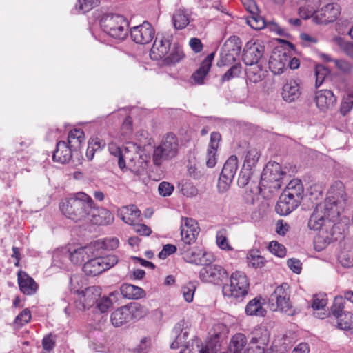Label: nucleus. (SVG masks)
I'll return each instance as SVG.
<instances>
[{
  "instance_id": "obj_1",
  "label": "nucleus",
  "mask_w": 353,
  "mask_h": 353,
  "mask_svg": "<svg viewBox=\"0 0 353 353\" xmlns=\"http://www.w3.org/2000/svg\"><path fill=\"white\" fill-rule=\"evenodd\" d=\"M93 203L94 201L90 195L79 192L62 201L59 208L65 217L74 222L86 221Z\"/></svg>"
},
{
  "instance_id": "obj_2",
  "label": "nucleus",
  "mask_w": 353,
  "mask_h": 353,
  "mask_svg": "<svg viewBox=\"0 0 353 353\" xmlns=\"http://www.w3.org/2000/svg\"><path fill=\"white\" fill-rule=\"evenodd\" d=\"M347 196L345 186L341 181L334 182L330 188L327 198L322 205L325 208L327 217L335 221L343 212L346 205Z\"/></svg>"
},
{
  "instance_id": "obj_3",
  "label": "nucleus",
  "mask_w": 353,
  "mask_h": 353,
  "mask_svg": "<svg viewBox=\"0 0 353 353\" xmlns=\"http://www.w3.org/2000/svg\"><path fill=\"white\" fill-rule=\"evenodd\" d=\"M268 301L270 308L272 311H279L288 316H293L296 313L290 301V290L286 283L275 288L270 294Z\"/></svg>"
},
{
  "instance_id": "obj_4",
  "label": "nucleus",
  "mask_w": 353,
  "mask_h": 353,
  "mask_svg": "<svg viewBox=\"0 0 353 353\" xmlns=\"http://www.w3.org/2000/svg\"><path fill=\"white\" fill-rule=\"evenodd\" d=\"M286 173L282 170L279 163L268 162L261 174L260 187L268 189L270 192L274 193L281 188Z\"/></svg>"
},
{
  "instance_id": "obj_5",
  "label": "nucleus",
  "mask_w": 353,
  "mask_h": 353,
  "mask_svg": "<svg viewBox=\"0 0 353 353\" xmlns=\"http://www.w3.org/2000/svg\"><path fill=\"white\" fill-rule=\"evenodd\" d=\"M249 281L245 274L241 271L233 272L230 277V283L223 287L225 296L234 299H243L248 292Z\"/></svg>"
},
{
  "instance_id": "obj_6",
  "label": "nucleus",
  "mask_w": 353,
  "mask_h": 353,
  "mask_svg": "<svg viewBox=\"0 0 353 353\" xmlns=\"http://www.w3.org/2000/svg\"><path fill=\"white\" fill-rule=\"evenodd\" d=\"M178 139L174 134L165 136L160 145L156 147L153 153V162L160 165L163 162L174 157L178 152Z\"/></svg>"
},
{
  "instance_id": "obj_7",
  "label": "nucleus",
  "mask_w": 353,
  "mask_h": 353,
  "mask_svg": "<svg viewBox=\"0 0 353 353\" xmlns=\"http://www.w3.org/2000/svg\"><path fill=\"white\" fill-rule=\"evenodd\" d=\"M101 27L108 34L117 39H124L128 34V23L119 14L108 15L103 19Z\"/></svg>"
},
{
  "instance_id": "obj_8",
  "label": "nucleus",
  "mask_w": 353,
  "mask_h": 353,
  "mask_svg": "<svg viewBox=\"0 0 353 353\" xmlns=\"http://www.w3.org/2000/svg\"><path fill=\"white\" fill-rule=\"evenodd\" d=\"M118 262L114 255L96 257L88 260L83 267V271L90 276H94L113 267Z\"/></svg>"
},
{
  "instance_id": "obj_9",
  "label": "nucleus",
  "mask_w": 353,
  "mask_h": 353,
  "mask_svg": "<svg viewBox=\"0 0 353 353\" xmlns=\"http://www.w3.org/2000/svg\"><path fill=\"white\" fill-rule=\"evenodd\" d=\"M242 42L239 37L232 36L225 42L221 50L219 65H226L234 61L240 54Z\"/></svg>"
},
{
  "instance_id": "obj_10",
  "label": "nucleus",
  "mask_w": 353,
  "mask_h": 353,
  "mask_svg": "<svg viewBox=\"0 0 353 353\" xmlns=\"http://www.w3.org/2000/svg\"><path fill=\"white\" fill-rule=\"evenodd\" d=\"M61 255H63L65 259H69L74 264H81L85 259H88L90 256H94L96 254H94V246L89 245L73 250L67 248H62L61 252L56 254L55 260H58Z\"/></svg>"
},
{
  "instance_id": "obj_11",
  "label": "nucleus",
  "mask_w": 353,
  "mask_h": 353,
  "mask_svg": "<svg viewBox=\"0 0 353 353\" xmlns=\"http://www.w3.org/2000/svg\"><path fill=\"white\" fill-rule=\"evenodd\" d=\"M192 243H179V250L183 259L190 263L203 265L210 262L208 254L199 248H192Z\"/></svg>"
},
{
  "instance_id": "obj_12",
  "label": "nucleus",
  "mask_w": 353,
  "mask_h": 353,
  "mask_svg": "<svg viewBox=\"0 0 353 353\" xmlns=\"http://www.w3.org/2000/svg\"><path fill=\"white\" fill-rule=\"evenodd\" d=\"M199 277L203 282L219 285L228 278L227 271L221 265L210 262L203 265Z\"/></svg>"
},
{
  "instance_id": "obj_13",
  "label": "nucleus",
  "mask_w": 353,
  "mask_h": 353,
  "mask_svg": "<svg viewBox=\"0 0 353 353\" xmlns=\"http://www.w3.org/2000/svg\"><path fill=\"white\" fill-rule=\"evenodd\" d=\"M238 169V159L232 155L225 161L221 172L218 187L221 191L226 190L231 184Z\"/></svg>"
},
{
  "instance_id": "obj_14",
  "label": "nucleus",
  "mask_w": 353,
  "mask_h": 353,
  "mask_svg": "<svg viewBox=\"0 0 353 353\" xmlns=\"http://www.w3.org/2000/svg\"><path fill=\"white\" fill-rule=\"evenodd\" d=\"M77 293L79 301L77 307L81 310H85L95 305L101 296V289L97 286H90Z\"/></svg>"
},
{
  "instance_id": "obj_15",
  "label": "nucleus",
  "mask_w": 353,
  "mask_h": 353,
  "mask_svg": "<svg viewBox=\"0 0 353 353\" xmlns=\"http://www.w3.org/2000/svg\"><path fill=\"white\" fill-rule=\"evenodd\" d=\"M265 50L264 46L259 41H250L243 49V61L247 65L252 66L259 63Z\"/></svg>"
},
{
  "instance_id": "obj_16",
  "label": "nucleus",
  "mask_w": 353,
  "mask_h": 353,
  "mask_svg": "<svg viewBox=\"0 0 353 353\" xmlns=\"http://www.w3.org/2000/svg\"><path fill=\"white\" fill-rule=\"evenodd\" d=\"M154 34V28L146 21L141 25L130 28L132 39L139 44L145 45L149 43L152 41Z\"/></svg>"
},
{
  "instance_id": "obj_17",
  "label": "nucleus",
  "mask_w": 353,
  "mask_h": 353,
  "mask_svg": "<svg viewBox=\"0 0 353 353\" xmlns=\"http://www.w3.org/2000/svg\"><path fill=\"white\" fill-rule=\"evenodd\" d=\"M199 233V227L192 218L182 217L181 223V241L179 243H193Z\"/></svg>"
},
{
  "instance_id": "obj_18",
  "label": "nucleus",
  "mask_w": 353,
  "mask_h": 353,
  "mask_svg": "<svg viewBox=\"0 0 353 353\" xmlns=\"http://www.w3.org/2000/svg\"><path fill=\"white\" fill-rule=\"evenodd\" d=\"M341 12V8L337 3H327L321 10L315 12L313 20L319 24H327L334 21Z\"/></svg>"
},
{
  "instance_id": "obj_19",
  "label": "nucleus",
  "mask_w": 353,
  "mask_h": 353,
  "mask_svg": "<svg viewBox=\"0 0 353 353\" xmlns=\"http://www.w3.org/2000/svg\"><path fill=\"white\" fill-rule=\"evenodd\" d=\"M171 38L172 37L170 36L165 37L164 36L157 35L150 50V54L152 59H165L170 50Z\"/></svg>"
},
{
  "instance_id": "obj_20",
  "label": "nucleus",
  "mask_w": 353,
  "mask_h": 353,
  "mask_svg": "<svg viewBox=\"0 0 353 353\" xmlns=\"http://www.w3.org/2000/svg\"><path fill=\"white\" fill-rule=\"evenodd\" d=\"M86 221L96 225H108L114 220L112 214L104 208L97 206L94 203Z\"/></svg>"
},
{
  "instance_id": "obj_21",
  "label": "nucleus",
  "mask_w": 353,
  "mask_h": 353,
  "mask_svg": "<svg viewBox=\"0 0 353 353\" xmlns=\"http://www.w3.org/2000/svg\"><path fill=\"white\" fill-rule=\"evenodd\" d=\"M314 102L319 110L325 112L334 108L336 102V97L331 90H321L316 92Z\"/></svg>"
},
{
  "instance_id": "obj_22",
  "label": "nucleus",
  "mask_w": 353,
  "mask_h": 353,
  "mask_svg": "<svg viewBox=\"0 0 353 353\" xmlns=\"http://www.w3.org/2000/svg\"><path fill=\"white\" fill-rule=\"evenodd\" d=\"M328 219L325 208L322 204H318L308 221V227L311 230H321ZM329 220L332 221L330 219Z\"/></svg>"
},
{
  "instance_id": "obj_23",
  "label": "nucleus",
  "mask_w": 353,
  "mask_h": 353,
  "mask_svg": "<svg viewBox=\"0 0 353 353\" xmlns=\"http://www.w3.org/2000/svg\"><path fill=\"white\" fill-rule=\"evenodd\" d=\"M73 148L64 141H60L57 143L56 150L53 153L54 161L64 164L71 159Z\"/></svg>"
},
{
  "instance_id": "obj_24",
  "label": "nucleus",
  "mask_w": 353,
  "mask_h": 353,
  "mask_svg": "<svg viewBox=\"0 0 353 353\" xmlns=\"http://www.w3.org/2000/svg\"><path fill=\"white\" fill-rule=\"evenodd\" d=\"M221 135L218 132H213L210 134V144L207 150L206 165L209 168H213L216 163V151L219 148Z\"/></svg>"
},
{
  "instance_id": "obj_25",
  "label": "nucleus",
  "mask_w": 353,
  "mask_h": 353,
  "mask_svg": "<svg viewBox=\"0 0 353 353\" xmlns=\"http://www.w3.org/2000/svg\"><path fill=\"white\" fill-rule=\"evenodd\" d=\"M299 83L293 79L286 81L282 89V97L287 102H292L298 99L301 95Z\"/></svg>"
},
{
  "instance_id": "obj_26",
  "label": "nucleus",
  "mask_w": 353,
  "mask_h": 353,
  "mask_svg": "<svg viewBox=\"0 0 353 353\" xmlns=\"http://www.w3.org/2000/svg\"><path fill=\"white\" fill-rule=\"evenodd\" d=\"M300 203L294 200L291 197H288L281 194L275 207L276 212L281 216L289 214L294 210Z\"/></svg>"
},
{
  "instance_id": "obj_27",
  "label": "nucleus",
  "mask_w": 353,
  "mask_h": 353,
  "mask_svg": "<svg viewBox=\"0 0 353 353\" xmlns=\"http://www.w3.org/2000/svg\"><path fill=\"white\" fill-rule=\"evenodd\" d=\"M18 283L20 290L27 295L34 294L38 288V285L34 279L23 271L18 273Z\"/></svg>"
},
{
  "instance_id": "obj_28",
  "label": "nucleus",
  "mask_w": 353,
  "mask_h": 353,
  "mask_svg": "<svg viewBox=\"0 0 353 353\" xmlns=\"http://www.w3.org/2000/svg\"><path fill=\"white\" fill-rule=\"evenodd\" d=\"M141 214V211L134 205L123 206L117 211V215L125 223L134 225L139 220Z\"/></svg>"
},
{
  "instance_id": "obj_29",
  "label": "nucleus",
  "mask_w": 353,
  "mask_h": 353,
  "mask_svg": "<svg viewBox=\"0 0 353 353\" xmlns=\"http://www.w3.org/2000/svg\"><path fill=\"white\" fill-rule=\"evenodd\" d=\"M301 203L303 197V186L299 179L291 180L282 193Z\"/></svg>"
},
{
  "instance_id": "obj_30",
  "label": "nucleus",
  "mask_w": 353,
  "mask_h": 353,
  "mask_svg": "<svg viewBox=\"0 0 353 353\" xmlns=\"http://www.w3.org/2000/svg\"><path fill=\"white\" fill-rule=\"evenodd\" d=\"M288 54L285 52L274 53L269 61V67L275 74H280L287 69Z\"/></svg>"
},
{
  "instance_id": "obj_31",
  "label": "nucleus",
  "mask_w": 353,
  "mask_h": 353,
  "mask_svg": "<svg viewBox=\"0 0 353 353\" xmlns=\"http://www.w3.org/2000/svg\"><path fill=\"white\" fill-rule=\"evenodd\" d=\"M214 57V52L208 54L201 62L200 67L193 73L192 78L196 83L199 84L203 83V79L211 68Z\"/></svg>"
},
{
  "instance_id": "obj_32",
  "label": "nucleus",
  "mask_w": 353,
  "mask_h": 353,
  "mask_svg": "<svg viewBox=\"0 0 353 353\" xmlns=\"http://www.w3.org/2000/svg\"><path fill=\"white\" fill-rule=\"evenodd\" d=\"M131 321L127 305L121 307L111 314V321L114 327H121Z\"/></svg>"
},
{
  "instance_id": "obj_33",
  "label": "nucleus",
  "mask_w": 353,
  "mask_h": 353,
  "mask_svg": "<svg viewBox=\"0 0 353 353\" xmlns=\"http://www.w3.org/2000/svg\"><path fill=\"white\" fill-rule=\"evenodd\" d=\"M122 296L128 299H138L144 296V290L136 285L124 283L120 288Z\"/></svg>"
},
{
  "instance_id": "obj_34",
  "label": "nucleus",
  "mask_w": 353,
  "mask_h": 353,
  "mask_svg": "<svg viewBox=\"0 0 353 353\" xmlns=\"http://www.w3.org/2000/svg\"><path fill=\"white\" fill-rule=\"evenodd\" d=\"M245 313L250 316H264L266 314V310L262 306L261 302V297H255L247 304L245 309Z\"/></svg>"
},
{
  "instance_id": "obj_35",
  "label": "nucleus",
  "mask_w": 353,
  "mask_h": 353,
  "mask_svg": "<svg viewBox=\"0 0 353 353\" xmlns=\"http://www.w3.org/2000/svg\"><path fill=\"white\" fill-rule=\"evenodd\" d=\"M85 140L84 132L81 129H74L70 131L68 136V142L74 150L80 148L82 142Z\"/></svg>"
},
{
  "instance_id": "obj_36",
  "label": "nucleus",
  "mask_w": 353,
  "mask_h": 353,
  "mask_svg": "<svg viewBox=\"0 0 353 353\" xmlns=\"http://www.w3.org/2000/svg\"><path fill=\"white\" fill-rule=\"evenodd\" d=\"M246 343L247 339L244 334H235L231 339L228 353H241Z\"/></svg>"
},
{
  "instance_id": "obj_37",
  "label": "nucleus",
  "mask_w": 353,
  "mask_h": 353,
  "mask_svg": "<svg viewBox=\"0 0 353 353\" xmlns=\"http://www.w3.org/2000/svg\"><path fill=\"white\" fill-rule=\"evenodd\" d=\"M184 56L182 48L178 44L174 43L172 48H170V52L164 61L167 64H174L182 60Z\"/></svg>"
},
{
  "instance_id": "obj_38",
  "label": "nucleus",
  "mask_w": 353,
  "mask_h": 353,
  "mask_svg": "<svg viewBox=\"0 0 353 353\" xmlns=\"http://www.w3.org/2000/svg\"><path fill=\"white\" fill-rule=\"evenodd\" d=\"M174 330L176 334L179 330H181V333L176 336L175 341L171 343L170 347L172 349H177L180 347H187L189 344V341H188V331L181 330V324L180 323L178 324L176 326H175Z\"/></svg>"
},
{
  "instance_id": "obj_39",
  "label": "nucleus",
  "mask_w": 353,
  "mask_h": 353,
  "mask_svg": "<svg viewBox=\"0 0 353 353\" xmlns=\"http://www.w3.org/2000/svg\"><path fill=\"white\" fill-rule=\"evenodd\" d=\"M172 20L176 29H183L189 24V17L184 10H177L173 14Z\"/></svg>"
},
{
  "instance_id": "obj_40",
  "label": "nucleus",
  "mask_w": 353,
  "mask_h": 353,
  "mask_svg": "<svg viewBox=\"0 0 353 353\" xmlns=\"http://www.w3.org/2000/svg\"><path fill=\"white\" fill-rule=\"evenodd\" d=\"M127 307L128 312H130L131 320L139 319L145 316L148 312L146 307L137 303H131L130 305H127Z\"/></svg>"
},
{
  "instance_id": "obj_41",
  "label": "nucleus",
  "mask_w": 353,
  "mask_h": 353,
  "mask_svg": "<svg viewBox=\"0 0 353 353\" xmlns=\"http://www.w3.org/2000/svg\"><path fill=\"white\" fill-rule=\"evenodd\" d=\"M216 243L217 246L223 250H232L228 239V231L225 228H222L216 232Z\"/></svg>"
},
{
  "instance_id": "obj_42",
  "label": "nucleus",
  "mask_w": 353,
  "mask_h": 353,
  "mask_svg": "<svg viewBox=\"0 0 353 353\" xmlns=\"http://www.w3.org/2000/svg\"><path fill=\"white\" fill-rule=\"evenodd\" d=\"M248 79L254 83H259L265 77V72L259 65H254L246 71Z\"/></svg>"
},
{
  "instance_id": "obj_43",
  "label": "nucleus",
  "mask_w": 353,
  "mask_h": 353,
  "mask_svg": "<svg viewBox=\"0 0 353 353\" xmlns=\"http://www.w3.org/2000/svg\"><path fill=\"white\" fill-rule=\"evenodd\" d=\"M247 259L248 265L254 268L263 267L265 262L264 258L259 254L256 250H251L248 254Z\"/></svg>"
},
{
  "instance_id": "obj_44",
  "label": "nucleus",
  "mask_w": 353,
  "mask_h": 353,
  "mask_svg": "<svg viewBox=\"0 0 353 353\" xmlns=\"http://www.w3.org/2000/svg\"><path fill=\"white\" fill-rule=\"evenodd\" d=\"M260 157V152L256 148L250 149L245 155L244 160V168L252 169L258 162Z\"/></svg>"
},
{
  "instance_id": "obj_45",
  "label": "nucleus",
  "mask_w": 353,
  "mask_h": 353,
  "mask_svg": "<svg viewBox=\"0 0 353 353\" xmlns=\"http://www.w3.org/2000/svg\"><path fill=\"white\" fill-rule=\"evenodd\" d=\"M89 338L91 340L92 348L97 351L101 350L103 347L105 342L103 334L99 331L94 330L90 332Z\"/></svg>"
},
{
  "instance_id": "obj_46",
  "label": "nucleus",
  "mask_w": 353,
  "mask_h": 353,
  "mask_svg": "<svg viewBox=\"0 0 353 353\" xmlns=\"http://www.w3.org/2000/svg\"><path fill=\"white\" fill-rule=\"evenodd\" d=\"M337 327L341 330H351L353 328V314L346 312L343 315L337 318Z\"/></svg>"
},
{
  "instance_id": "obj_47",
  "label": "nucleus",
  "mask_w": 353,
  "mask_h": 353,
  "mask_svg": "<svg viewBox=\"0 0 353 353\" xmlns=\"http://www.w3.org/2000/svg\"><path fill=\"white\" fill-rule=\"evenodd\" d=\"M108 150L112 155L118 157V165L121 169L125 168L124 159L126 158L125 152L117 146L116 144L111 143L108 145Z\"/></svg>"
},
{
  "instance_id": "obj_48",
  "label": "nucleus",
  "mask_w": 353,
  "mask_h": 353,
  "mask_svg": "<svg viewBox=\"0 0 353 353\" xmlns=\"http://www.w3.org/2000/svg\"><path fill=\"white\" fill-rule=\"evenodd\" d=\"M247 23L255 30H261L266 26L265 20L258 12L252 14L247 17Z\"/></svg>"
},
{
  "instance_id": "obj_49",
  "label": "nucleus",
  "mask_w": 353,
  "mask_h": 353,
  "mask_svg": "<svg viewBox=\"0 0 353 353\" xmlns=\"http://www.w3.org/2000/svg\"><path fill=\"white\" fill-rule=\"evenodd\" d=\"M344 303L345 301L342 296L335 297L333 305L331 307V314L336 319L346 313V312L344 311Z\"/></svg>"
},
{
  "instance_id": "obj_50",
  "label": "nucleus",
  "mask_w": 353,
  "mask_h": 353,
  "mask_svg": "<svg viewBox=\"0 0 353 353\" xmlns=\"http://www.w3.org/2000/svg\"><path fill=\"white\" fill-rule=\"evenodd\" d=\"M94 248H101L104 250H114L119 245V240L116 238L105 239L103 241H98L94 243Z\"/></svg>"
},
{
  "instance_id": "obj_51",
  "label": "nucleus",
  "mask_w": 353,
  "mask_h": 353,
  "mask_svg": "<svg viewBox=\"0 0 353 353\" xmlns=\"http://www.w3.org/2000/svg\"><path fill=\"white\" fill-rule=\"evenodd\" d=\"M241 73V65L240 63H236L232 65L227 72L221 77V81H228L232 79L238 77Z\"/></svg>"
},
{
  "instance_id": "obj_52",
  "label": "nucleus",
  "mask_w": 353,
  "mask_h": 353,
  "mask_svg": "<svg viewBox=\"0 0 353 353\" xmlns=\"http://www.w3.org/2000/svg\"><path fill=\"white\" fill-rule=\"evenodd\" d=\"M316 87H319L324 81L325 77L329 74L330 71L322 65H317L315 67Z\"/></svg>"
},
{
  "instance_id": "obj_53",
  "label": "nucleus",
  "mask_w": 353,
  "mask_h": 353,
  "mask_svg": "<svg viewBox=\"0 0 353 353\" xmlns=\"http://www.w3.org/2000/svg\"><path fill=\"white\" fill-rule=\"evenodd\" d=\"M132 134V123L130 117H127L123 121L121 128V140H127L130 138Z\"/></svg>"
},
{
  "instance_id": "obj_54",
  "label": "nucleus",
  "mask_w": 353,
  "mask_h": 353,
  "mask_svg": "<svg viewBox=\"0 0 353 353\" xmlns=\"http://www.w3.org/2000/svg\"><path fill=\"white\" fill-rule=\"evenodd\" d=\"M339 263L345 268L353 266V248L348 251H343L339 256Z\"/></svg>"
},
{
  "instance_id": "obj_55",
  "label": "nucleus",
  "mask_w": 353,
  "mask_h": 353,
  "mask_svg": "<svg viewBox=\"0 0 353 353\" xmlns=\"http://www.w3.org/2000/svg\"><path fill=\"white\" fill-rule=\"evenodd\" d=\"M353 107V92L346 94L341 104L340 111L343 115L349 112Z\"/></svg>"
},
{
  "instance_id": "obj_56",
  "label": "nucleus",
  "mask_w": 353,
  "mask_h": 353,
  "mask_svg": "<svg viewBox=\"0 0 353 353\" xmlns=\"http://www.w3.org/2000/svg\"><path fill=\"white\" fill-rule=\"evenodd\" d=\"M99 4V0H78V3L76 4V8H79V10L83 13H85L94 7L97 6Z\"/></svg>"
},
{
  "instance_id": "obj_57",
  "label": "nucleus",
  "mask_w": 353,
  "mask_h": 353,
  "mask_svg": "<svg viewBox=\"0 0 353 353\" xmlns=\"http://www.w3.org/2000/svg\"><path fill=\"white\" fill-rule=\"evenodd\" d=\"M252 175V169L243 167L238 177L237 183L239 186L245 187L248 183Z\"/></svg>"
},
{
  "instance_id": "obj_58",
  "label": "nucleus",
  "mask_w": 353,
  "mask_h": 353,
  "mask_svg": "<svg viewBox=\"0 0 353 353\" xmlns=\"http://www.w3.org/2000/svg\"><path fill=\"white\" fill-rule=\"evenodd\" d=\"M196 286L194 283L189 282L182 287V293L185 300L190 303L193 301Z\"/></svg>"
},
{
  "instance_id": "obj_59",
  "label": "nucleus",
  "mask_w": 353,
  "mask_h": 353,
  "mask_svg": "<svg viewBox=\"0 0 353 353\" xmlns=\"http://www.w3.org/2000/svg\"><path fill=\"white\" fill-rule=\"evenodd\" d=\"M268 248L271 253L279 257H283L285 256L286 249L285 246L276 241L270 242Z\"/></svg>"
},
{
  "instance_id": "obj_60",
  "label": "nucleus",
  "mask_w": 353,
  "mask_h": 353,
  "mask_svg": "<svg viewBox=\"0 0 353 353\" xmlns=\"http://www.w3.org/2000/svg\"><path fill=\"white\" fill-rule=\"evenodd\" d=\"M335 66L343 73H350L353 71V64L345 59H334Z\"/></svg>"
},
{
  "instance_id": "obj_61",
  "label": "nucleus",
  "mask_w": 353,
  "mask_h": 353,
  "mask_svg": "<svg viewBox=\"0 0 353 353\" xmlns=\"http://www.w3.org/2000/svg\"><path fill=\"white\" fill-rule=\"evenodd\" d=\"M96 307L99 310V311L101 313L106 312L108 309L112 305V302L111 299L107 296H103L101 298H99L97 301Z\"/></svg>"
},
{
  "instance_id": "obj_62",
  "label": "nucleus",
  "mask_w": 353,
  "mask_h": 353,
  "mask_svg": "<svg viewBox=\"0 0 353 353\" xmlns=\"http://www.w3.org/2000/svg\"><path fill=\"white\" fill-rule=\"evenodd\" d=\"M31 319V313L28 309L23 310L20 314H19L14 320V323L23 326L28 323Z\"/></svg>"
},
{
  "instance_id": "obj_63",
  "label": "nucleus",
  "mask_w": 353,
  "mask_h": 353,
  "mask_svg": "<svg viewBox=\"0 0 353 353\" xmlns=\"http://www.w3.org/2000/svg\"><path fill=\"white\" fill-rule=\"evenodd\" d=\"M330 239L327 235L324 236L323 235H318L315 237L314 240V248L317 251H321L324 248L327 247V245L330 243Z\"/></svg>"
},
{
  "instance_id": "obj_64",
  "label": "nucleus",
  "mask_w": 353,
  "mask_h": 353,
  "mask_svg": "<svg viewBox=\"0 0 353 353\" xmlns=\"http://www.w3.org/2000/svg\"><path fill=\"white\" fill-rule=\"evenodd\" d=\"M158 190L161 196H169L174 190V186L168 182L163 181L159 183Z\"/></svg>"
}]
</instances>
